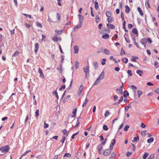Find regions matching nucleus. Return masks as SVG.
Listing matches in <instances>:
<instances>
[{"label": "nucleus", "mask_w": 159, "mask_h": 159, "mask_svg": "<svg viewBox=\"0 0 159 159\" xmlns=\"http://www.w3.org/2000/svg\"><path fill=\"white\" fill-rule=\"evenodd\" d=\"M34 48L35 49L34 51L35 53H37L39 48V45L38 43H36L34 44Z\"/></svg>", "instance_id": "8"}, {"label": "nucleus", "mask_w": 159, "mask_h": 159, "mask_svg": "<svg viewBox=\"0 0 159 159\" xmlns=\"http://www.w3.org/2000/svg\"><path fill=\"white\" fill-rule=\"evenodd\" d=\"M20 54V52L18 51H16L12 55V57H16L18 56Z\"/></svg>", "instance_id": "15"}, {"label": "nucleus", "mask_w": 159, "mask_h": 159, "mask_svg": "<svg viewBox=\"0 0 159 159\" xmlns=\"http://www.w3.org/2000/svg\"><path fill=\"white\" fill-rule=\"evenodd\" d=\"M53 40L54 41H58V37L57 36L53 37Z\"/></svg>", "instance_id": "61"}, {"label": "nucleus", "mask_w": 159, "mask_h": 159, "mask_svg": "<svg viewBox=\"0 0 159 159\" xmlns=\"http://www.w3.org/2000/svg\"><path fill=\"white\" fill-rule=\"evenodd\" d=\"M115 154L114 152H112L110 157L109 159H114L115 157Z\"/></svg>", "instance_id": "17"}, {"label": "nucleus", "mask_w": 159, "mask_h": 159, "mask_svg": "<svg viewBox=\"0 0 159 159\" xmlns=\"http://www.w3.org/2000/svg\"><path fill=\"white\" fill-rule=\"evenodd\" d=\"M103 148L102 145L101 144L99 145L97 147V150H98L99 153L100 154L102 153V150Z\"/></svg>", "instance_id": "3"}, {"label": "nucleus", "mask_w": 159, "mask_h": 159, "mask_svg": "<svg viewBox=\"0 0 159 159\" xmlns=\"http://www.w3.org/2000/svg\"><path fill=\"white\" fill-rule=\"evenodd\" d=\"M110 150L107 149L106 150L103 152V155L105 156H107L109 155L111 152Z\"/></svg>", "instance_id": "7"}, {"label": "nucleus", "mask_w": 159, "mask_h": 159, "mask_svg": "<svg viewBox=\"0 0 159 159\" xmlns=\"http://www.w3.org/2000/svg\"><path fill=\"white\" fill-rule=\"evenodd\" d=\"M155 92L158 94H159V89L157 88L155 90Z\"/></svg>", "instance_id": "64"}, {"label": "nucleus", "mask_w": 159, "mask_h": 159, "mask_svg": "<svg viewBox=\"0 0 159 159\" xmlns=\"http://www.w3.org/2000/svg\"><path fill=\"white\" fill-rule=\"evenodd\" d=\"M124 59L125 60V61H124V62L125 63H127L128 61V59L126 57H125V58L123 59L122 60L124 61Z\"/></svg>", "instance_id": "55"}, {"label": "nucleus", "mask_w": 159, "mask_h": 159, "mask_svg": "<svg viewBox=\"0 0 159 159\" xmlns=\"http://www.w3.org/2000/svg\"><path fill=\"white\" fill-rule=\"evenodd\" d=\"M9 149V147L8 146H6L2 147L0 148V151L3 154L7 152Z\"/></svg>", "instance_id": "1"}, {"label": "nucleus", "mask_w": 159, "mask_h": 159, "mask_svg": "<svg viewBox=\"0 0 159 159\" xmlns=\"http://www.w3.org/2000/svg\"><path fill=\"white\" fill-rule=\"evenodd\" d=\"M103 52L104 54L107 55H109L111 54L110 51L107 49L103 48Z\"/></svg>", "instance_id": "9"}, {"label": "nucleus", "mask_w": 159, "mask_h": 159, "mask_svg": "<svg viewBox=\"0 0 159 159\" xmlns=\"http://www.w3.org/2000/svg\"><path fill=\"white\" fill-rule=\"evenodd\" d=\"M107 20L109 23H112L114 21V19L112 17H110L107 19Z\"/></svg>", "instance_id": "14"}, {"label": "nucleus", "mask_w": 159, "mask_h": 159, "mask_svg": "<svg viewBox=\"0 0 159 159\" xmlns=\"http://www.w3.org/2000/svg\"><path fill=\"white\" fill-rule=\"evenodd\" d=\"M83 88L84 87L83 84L81 85L79 88L78 91L82 92L83 89Z\"/></svg>", "instance_id": "39"}, {"label": "nucleus", "mask_w": 159, "mask_h": 159, "mask_svg": "<svg viewBox=\"0 0 159 159\" xmlns=\"http://www.w3.org/2000/svg\"><path fill=\"white\" fill-rule=\"evenodd\" d=\"M100 20V18L99 16L98 15H97L96 16V18H95V21L96 23H98L99 22Z\"/></svg>", "instance_id": "32"}, {"label": "nucleus", "mask_w": 159, "mask_h": 159, "mask_svg": "<svg viewBox=\"0 0 159 159\" xmlns=\"http://www.w3.org/2000/svg\"><path fill=\"white\" fill-rule=\"evenodd\" d=\"M67 157L69 158H70L71 157V155L69 153H65V155H64L63 157Z\"/></svg>", "instance_id": "30"}, {"label": "nucleus", "mask_w": 159, "mask_h": 159, "mask_svg": "<svg viewBox=\"0 0 159 159\" xmlns=\"http://www.w3.org/2000/svg\"><path fill=\"white\" fill-rule=\"evenodd\" d=\"M132 150L134 151L136 149V147L135 146L134 144H132Z\"/></svg>", "instance_id": "62"}, {"label": "nucleus", "mask_w": 159, "mask_h": 159, "mask_svg": "<svg viewBox=\"0 0 159 159\" xmlns=\"http://www.w3.org/2000/svg\"><path fill=\"white\" fill-rule=\"evenodd\" d=\"M36 25L39 27L42 28V26L41 23L39 22H37L36 23Z\"/></svg>", "instance_id": "41"}, {"label": "nucleus", "mask_w": 159, "mask_h": 159, "mask_svg": "<svg viewBox=\"0 0 159 159\" xmlns=\"http://www.w3.org/2000/svg\"><path fill=\"white\" fill-rule=\"evenodd\" d=\"M137 93L138 97L139 98L140 95H141V94H142V92L141 91L139 90L138 91Z\"/></svg>", "instance_id": "50"}, {"label": "nucleus", "mask_w": 159, "mask_h": 159, "mask_svg": "<svg viewBox=\"0 0 159 159\" xmlns=\"http://www.w3.org/2000/svg\"><path fill=\"white\" fill-rule=\"evenodd\" d=\"M88 100L87 99V98H86L84 102V103L82 105L83 107L85 106L88 102Z\"/></svg>", "instance_id": "35"}, {"label": "nucleus", "mask_w": 159, "mask_h": 159, "mask_svg": "<svg viewBox=\"0 0 159 159\" xmlns=\"http://www.w3.org/2000/svg\"><path fill=\"white\" fill-rule=\"evenodd\" d=\"M138 59V57H134L133 56L132 57V59L131 60V61H134L135 62H136V60Z\"/></svg>", "instance_id": "20"}, {"label": "nucleus", "mask_w": 159, "mask_h": 159, "mask_svg": "<svg viewBox=\"0 0 159 159\" xmlns=\"http://www.w3.org/2000/svg\"><path fill=\"white\" fill-rule=\"evenodd\" d=\"M89 65L85 66L84 68V72L86 74V77H87V75L89 74Z\"/></svg>", "instance_id": "2"}, {"label": "nucleus", "mask_w": 159, "mask_h": 159, "mask_svg": "<svg viewBox=\"0 0 159 159\" xmlns=\"http://www.w3.org/2000/svg\"><path fill=\"white\" fill-rule=\"evenodd\" d=\"M82 25L79 24L78 25L75 26L74 28V30H75L76 29H79L81 27Z\"/></svg>", "instance_id": "23"}, {"label": "nucleus", "mask_w": 159, "mask_h": 159, "mask_svg": "<svg viewBox=\"0 0 159 159\" xmlns=\"http://www.w3.org/2000/svg\"><path fill=\"white\" fill-rule=\"evenodd\" d=\"M148 155V152L145 153L143 157V159H146Z\"/></svg>", "instance_id": "33"}, {"label": "nucleus", "mask_w": 159, "mask_h": 159, "mask_svg": "<svg viewBox=\"0 0 159 159\" xmlns=\"http://www.w3.org/2000/svg\"><path fill=\"white\" fill-rule=\"evenodd\" d=\"M146 40L149 43H151L152 42V41L151 40V39L149 38H148Z\"/></svg>", "instance_id": "57"}, {"label": "nucleus", "mask_w": 159, "mask_h": 159, "mask_svg": "<svg viewBox=\"0 0 159 159\" xmlns=\"http://www.w3.org/2000/svg\"><path fill=\"white\" fill-rule=\"evenodd\" d=\"M106 16L108 17H111V14L109 11H107L106 12Z\"/></svg>", "instance_id": "34"}, {"label": "nucleus", "mask_w": 159, "mask_h": 159, "mask_svg": "<svg viewBox=\"0 0 159 159\" xmlns=\"http://www.w3.org/2000/svg\"><path fill=\"white\" fill-rule=\"evenodd\" d=\"M104 77V72L103 71H102L101 73L100 74L98 78L100 80H101L103 79Z\"/></svg>", "instance_id": "5"}, {"label": "nucleus", "mask_w": 159, "mask_h": 159, "mask_svg": "<svg viewBox=\"0 0 159 159\" xmlns=\"http://www.w3.org/2000/svg\"><path fill=\"white\" fill-rule=\"evenodd\" d=\"M116 91L118 92L119 93H120L121 94H122V89H117L116 90Z\"/></svg>", "instance_id": "44"}, {"label": "nucleus", "mask_w": 159, "mask_h": 159, "mask_svg": "<svg viewBox=\"0 0 159 159\" xmlns=\"http://www.w3.org/2000/svg\"><path fill=\"white\" fill-rule=\"evenodd\" d=\"M39 109H37L36 110L35 114V116L36 118H37L38 117V116H39Z\"/></svg>", "instance_id": "29"}, {"label": "nucleus", "mask_w": 159, "mask_h": 159, "mask_svg": "<svg viewBox=\"0 0 159 159\" xmlns=\"http://www.w3.org/2000/svg\"><path fill=\"white\" fill-rule=\"evenodd\" d=\"M110 115V112L107 111H106L105 114L104 115V116L105 117H106L107 116H108Z\"/></svg>", "instance_id": "38"}, {"label": "nucleus", "mask_w": 159, "mask_h": 159, "mask_svg": "<svg viewBox=\"0 0 159 159\" xmlns=\"http://www.w3.org/2000/svg\"><path fill=\"white\" fill-rule=\"evenodd\" d=\"M102 37L104 39H107L109 37V35L107 34H106L102 35Z\"/></svg>", "instance_id": "12"}, {"label": "nucleus", "mask_w": 159, "mask_h": 159, "mask_svg": "<svg viewBox=\"0 0 159 159\" xmlns=\"http://www.w3.org/2000/svg\"><path fill=\"white\" fill-rule=\"evenodd\" d=\"M94 4H95V8L96 10H98V8H99V5L98 3L97 2H94Z\"/></svg>", "instance_id": "26"}, {"label": "nucleus", "mask_w": 159, "mask_h": 159, "mask_svg": "<svg viewBox=\"0 0 159 159\" xmlns=\"http://www.w3.org/2000/svg\"><path fill=\"white\" fill-rule=\"evenodd\" d=\"M123 93V96L125 98H126L127 96L129 95V93H128L127 92V91H124Z\"/></svg>", "instance_id": "22"}, {"label": "nucleus", "mask_w": 159, "mask_h": 159, "mask_svg": "<svg viewBox=\"0 0 159 159\" xmlns=\"http://www.w3.org/2000/svg\"><path fill=\"white\" fill-rule=\"evenodd\" d=\"M125 52L124 50L123 49V48H122L121 49V50L120 55H123L124 54H125Z\"/></svg>", "instance_id": "40"}, {"label": "nucleus", "mask_w": 159, "mask_h": 159, "mask_svg": "<svg viewBox=\"0 0 159 159\" xmlns=\"http://www.w3.org/2000/svg\"><path fill=\"white\" fill-rule=\"evenodd\" d=\"M63 32V30H58L56 29L55 30V32L58 35L61 34Z\"/></svg>", "instance_id": "10"}, {"label": "nucleus", "mask_w": 159, "mask_h": 159, "mask_svg": "<svg viewBox=\"0 0 159 159\" xmlns=\"http://www.w3.org/2000/svg\"><path fill=\"white\" fill-rule=\"evenodd\" d=\"M66 139V138L65 136H63L62 137V140H61V142L62 143H64L65 141V140Z\"/></svg>", "instance_id": "52"}, {"label": "nucleus", "mask_w": 159, "mask_h": 159, "mask_svg": "<svg viewBox=\"0 0 159 159\" xmlns=\"http://www.w3.org/2000/svg\"><path fill=\"white\" fill-rule=\"evenodd\" d=\"M38 72L40 74V75H42V76L43 77H44L43 75V73L42 70L40 68L39 69Z\"/></svg>", "instance_id": "28"}, {"label": "nucleus", "mask_w": 159, "mask_h": 159, "mask_svg": "<svg viewBox=\"0 0 159 159\" xmlns=\"http://www.w3.org/2000/svg\"><path fill=\"white\" fill-rule=\"evenodd\" d=\"M102 62L101 63V64L102 65H104L106 64L105 62L106 61V59L105 58H103L102 59Z\"/></svg>", "instance_id": "37"}, {"label": "nucleus", "mask_w": 159, "mask_h": 159, "mask_svg": "<svg viewBox=\"0 0 159 159\" xmlns=\"http://www.w3.org/2000/svg\"><path fill=\"white\" fill-rule=\"evenodd\" d=\"M62 132L64 134H66V136H67L68 134V133H67L66 134V133H67V131L66 130V129H64L62 131Z\"/></svg>", "instance_id": "46"}, {"label": "nucleus", "mask_w": 159, "mask_h": 159, "mask_svg": "<svg viewBox=\"0 0 159 159\" xmlns=\"http://www.w3.org/2000/svg\"><path fill=\"white\" fill-rule=\"evenodd\" d=\"M50 23L52 22V20L51 19L49 16H48V18L47 20Z\"/></svg>", "instance_id": "60"}, {"label": "nucleus", "mask_w": 159, "mask_h": 159, "mask_svg": "<svg viewBox=\"0 0 159 159\" xmlns=\"http://www.w3.org/2000/svg\"><path fill=\"white\" fill-rule=\"evenodd\" d=\"M154 141V139L152 137L150 138L149 139H148L147 140V142L148 143H151L152 142Z\"/></svg>", "instance_id": "27"}, {"label": "nucleus", "mask_w": 159, "mask_h": 159, "mask_svg": "<svg viewBox=\"0 0 159 159\" xmlns=\"http://www.w3.org/2000/svg\"><path fill=\"white\" fill-rule=\"evenodd\" d=\"M137 10L139 12L141 16H143V13L142 12V11L141 10V9L140 7H138L137 8Z\"/></svg>", "instance_id": "16"}, {"label": "nucleus", "mask_w": 159, "mask_h": 159, "mask_svg": "<svg viewBox=\"0 0 159 159\" xmlns=\"http://www.w3.org/2000/svg\"><path fill=\"white\" fill-rule=\"evenodd\" d=\"M78 16L79 17V23L80 24L82 25L84 17L82 15L80 14H79Z\"/></svg>", "instance_id": "4"}, {"label": "nucleus", "mask_w": 159, "mask_h": 159, "mask_svg": "<svg viewBox=\"0 0 159 159\" xmlns=\"http://www.w3.org/2000/svg\"><path fill=\"white\" fill-rule=\"evenodd\" d=\"M103 129L105 130H108V128L107 126L106 125H104L103 127Z\"/></svg>", "instance_id": "45"}, {"label": "nucleus", "mask_w": 159, "mask_h": 159, "mask_svg": "<svg viewBox=\"0 0 159 159\" xmlns=\"http://www.w3.org/2000/svg\"><path fill=\"white\" fill-rule=\"evenodd\" d=\"M102 52H103V48H101L98 49L97 51V53H100Z\"/></svg>", "instance_id": "21"}, {"label": "nucleus", "mask_w": 159, "mask_h": 159, "mask_svg": "<svg viewBox=\"0 0 159 159\" xmlns=\"http://www.w3.org/2000/svg\"><path fill=\"white\" fill-rule=\"evenodd\" d=\"M139 140V138L138 136H137V137H135L134 138L133 140L132 141L133 143H134L135 142H137Z\"/></svg>", "instance_id": "19"}, {"label": "nucleus", "mask_w": 159, "mask_h": 159, "mask_svg": "<svg viewBox=\"0 0 159 159\" xmlns=\"http://www.w3.org/2000/svg\"><path fill=\"white\" fill-rule=\"evenodd\" d=\"M44 127L45 128H47L48 127L49 125L48 124H46L45 122L44 123Z\"/></svg>", "instance_id": "58"}, {"label": "nucleus", "mask_w": 159, "mask_h": 159, "mask_svg": "<svg viewBox=\"0 0 159 159\" xmlns=\"http://www.w3.org/2000/svg\"><path fill=\"white\" fill-rule=\"evenodd\" d=\"M79 63L78 62V61L75 62V66L76 69H77V68H78V66L79 65Z\"/></svg>", "instance_id": "49"}, {"label": "nucleus", "mask_w": 159, "mask_h": 159, "mask_svg": "<svg viewBox=\"0 0 159 159\" xmlns=\"http://www.w3.org/2000/svg\"><path fill=\"white\" fill-rule=\"evenodd\" d=\"M80 123L79 121H77L76 125L74 126L73 127V128H76V127H77L79 125Z\"/></svg>", "instance_id": "53"}, {"label": "nucleus", "mask_w": 159, "mask_h": 159, "mask_svg": "<svg viewBox=\"0 0 159 159\" xmlns=\"http://www.w3.org/2000/svg\"><path fill=\"white\" fill-rule=\"evenodd\" d=\"M74 50L75 51V53H77L78 52V47L77 46H75L74 47Z\"/></svg>", "instance_id": "13"}, {"label": "nucleus", "mask_w": 159, "mask_h": 159, "mask_svg": "<svg viewBox=\"0 0 159 159\" xmlns=\"http://www.w3.org/2000/svg\"><path fill=\"white\" fill-rule=\"evenodd\" d=\"M57 69L59 70L60 73H61L62 72V67L61 65L60 66V67H57Z\"/></svg>", "instance_id": "42"}, {"label": "nucleus", "mask_w": 159, "mask_h": 159, "mask_svg": "<svg viewBox=\"0 0 159 159\" xmlns=\"http://www.w3.org/2000/svg\"><path fill=\"white\" fill-rule=\"evenodd\" d=\"M93 65L94 67V69H96L98 66V63L97 62H94L93 63Z\"/></svg>", "instance_id": "18"}, {"label": "nucleus", "mask_w": 159, "mask_h": 159, "mask_svg": "<svg viewBox=\"0 0 159 159\" xmlns=\"http://www.w3.org/2000/svg\"><path fill=\"white\" fill-rule=\"evenodd\" d=\"M127 73L129 74V75L130 76H132L133 75V74L132 73V71L131 70H128L127 71Z\"/></svg>", "instance_id": "43"}, {"label": "nucleus", "mask_w": 159, "mask_h": 159, "mask_svg": "<svg viewBox=\"0 0 159 159\" xmlns=\"http://www.w3.org/2000/svg\"><path fill=\"white\" fill-rule=\"evenodd\" d=\"M79 132V131L77 133L73 134L71 136V138L72 139H74V138L75 136L78 134Z\"/></svg>", "instance_id": "54"}, {"label": "nucleus", "mask_w": 159, "mask_h": 159, "mask_svg": "<svg viewBox=\"0 0 159 159\" xmlns=\"http://www.w3.org/2000/svg\"><path fill=\"white\" fill-rule=\"evenodd\" d=\"M141 43L143 45H144L145 48L146 47V45L147 44V40L146 39H142L140 40Z\"/></svg>", "instance_id": "6"}, {"label": "nucleus", "mask_w": 159, "mask_h": 159, "mask_svg": "<svg viewBox=\"0 0 159 159\" xmlns=\"http://www.w3.org/2000/svg\"><path fill=\"white\" fill-rule=\"evenodd\" d=\"M100 80L98 78L94 82L93 84V85H96L98 84L99 83H100V81H99Z\"/></svg>", "instance_id": "36"}, {"label": "nucleus", "mask_w": 159, "mask_h": 159, "mask_svg": "<svg viewBox=\"0 0 159 159\" xmlns=\"http://www.w3.org/2000/svg\"><path fill=\"white\" fill-rule=\"evenodd\" d=\"M125 11L126 13H128L130 11V8L128 6H126L125 7Z\"/></svg>", "instance_id": "25"}, {"label": "nucleus", "mask_w": 159, "mask_h": 159, "mask_svg": "<svg viewBox=\"0 0 159 159\" xmlns=\"http://www.w3.org/2000/svg\"><path fill=\"white\" fill-rule=\"evenodd\" d=\"M121 17L123 20H124V14L122 12H121Z\"/></svg>", "instance_id": "59"}, {"label": "nucleus", "mask_w": 159, "mask_h": 159, "mask_svg": "<svg viewBox=\"0 0 159 159\" xmlns=\"http://www.w3.org/2000/svg\"><path fill=\"white\" fill-rule=\"evenodd\" d=\"M132 32L134 34H138V31L136 29V28H134L132 30Z\"/></svg>", "instance_id": "31"}, {"label": "nucleus", "mask_w": 159, "mask_h": 159, "mask_svg": "<svg viewBox=\"0 0 159 159\" xmlns=\"http://www.w3.org/2000/svg\"><path fill=\"white\" fill-rule=\"evenodd\" d=\"M154 66L157 68H158V63L157 61H155Z\"/></svg>", "instance_id": "48"}, {"label": "nucleus", "mask_w": 159, "mask_h": 159, "mask_svg": "<svg viewBox=\"0 0 159 159\" xmlns=\"http://www.w3.org/2000/svg\"><path fill=\"white\" fill-rule=\"evenodd\" d=\"M133 27V25L131 24H128V27L129 29H131Z\"/></svg>", "instance_id": "63"}, {"label": "nucleus", "mask_w": 159, "mask_h": 159, "mask_svg": "<svg viewBox=\"0 0 159 159\" xmlns=\"http://www.w3.org/2000/svg\"><path fill=\"white\" fill-rule=\"evenodd\" d=\"M23 14L24 16H26L27 17H28L29 18H30V19L32 18L31 17V16L30 15H28V14H24V13Z\"/></svg>", "instance_id": "51"}, {"label": "nucleus", "mask_w": 159, "mask_h": 159, "mask_svg": "<svg viewBox=\"0 0 159 159\" xmlns=\"http://www.w3.org/2000/svg\"><path fill=\"white\" fill-rule=\"evenodd\" d=\"M146 130L141 131V134L143 135H146Z\"/></svg>", "instance_id": "56"}, {"label": "nucleus", "mask_w": 159, "mask_h": 159, "mask_svg": "<svg viewBox=\"0 0 159 159\" xmlns=\"http://www.w3.org/2000/svg\"><path fill=\"white\" fill-rule=\"evenodd\" d=\"M136 73L138 74L139 76H142V74L143 73V71L140 70H138L136 71Z\"/></svg>", "instance_id": "24"}, {"label": "nucleus", "mask_w": 159, "mask_h": 159, "mask_svg": "<svg viewBox=\"0 0 159 159\" xmlns=\"http://www.w3.org/2000/svg\"><path fill=\"white\" fill-rule=\"evenodd\" d=\"M129 128V126L128 125H126L124 128V130L125 131H126L128 130V129Z\"/></svg>", "instance_id": "47"}, {"label": "nucleus", "mask_w": 159, "mask_h": 159, "mask_svg": "<svg viewBox=\"0 0 159 159\" xmlns=\"http://www.w3.org/2000/svg\"><path fill=\"white\" fill-rule=\"evenodd\" d=\"M107 26L108 28L110 29H114L115 28V27L113 25H111V24L109 23L107 24Z\"/></svg>", "instance_id": "11"}]
</instances>
